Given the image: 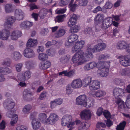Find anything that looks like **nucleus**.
<instances>
[{"mask_svg":"<svg viewBox=\"0 0 130 130\" xmlns=\"http://www.w3.org/2000/svg\"><path fill=\"white\" fill-rule=\"evenodd\" d=\"M104 110H103V109L101 107H100L97 109L96 112V114L98 116H100L103 113L104 114Z\"/></svg>","mask_w":130,"mask_h":130,"instance_id":"58","label":"nucleus"},{"mask_svg":"<svg viewBox=\"0 0 130 130\" xmlns=\"http://www.w3.org/2000/svg\"><path fill=\"white\" fill-rule=\"evenodd\" d=\"M33 25V23L26 21L22 22L20 24V26L21 28L23 29H29Z\"/></svg>","mask_w":130,"mask_h":130,"instance_id":"17","label":"nucleus"},{"mask_svg":"<svg viewBox=\"0 0 130 130\" xmlns=\"http://www.w3.org/2000/svg\"><path fill=\"white\" fill-rule=\"evenodd\" d=\"M58 120V116L54 113H51L49 116V124H54Z\"/></svg>","mask_w":130,"mask_h":130,"instance_id":"19","label":"nucleus"},{"mask_svg":"<svg viewBox=\"0 0 130 130\" xmlns=\"http://www.w3.org/2000/svg\"><path fill=\"white\" fill-rule=\"evenodd\" d=\"M91 113L90 110L86 109L82 111L80 113V116L82 119L88 120L90 118Z\"/></svg>","mask_w":130,"mask_h":130,"instance_id":"9","label":"nucleus"},{"mask_svg":"<svg viewBox=\"0 0 130 130\" xmlns=\"http://www.w3.org/2000/svg\"><path fill=\"white\" fill-rule=\"evenodd\" d=\"M127 43L125 41H122L118 42L117 44V47L120 49H123L125 48L126 47Z\"/></svg>","mask_w":130,"mask_h":130,"instance_id":"31","label":"nucleus"},{"mask_svg":"<svg viewBox=\"0 0 130 130\" xmlns=\"http://www.w3.org/2000/svg\"><path fill=\"white\" fill-rule=\"evenodd\" d=\"M37 114V112L34 111L31 113L29 116V119L30 120L32 121L34 119H37L35 118L36 115Z\"/></svg>","mask_w":130,"mask_h":130,"instance_id":"56","label":"nucleus"},{"mask_svg":"<svg viewBox=\"0 0 130 130\" xmlns=\"http://www.w3.org/2000/svg\"><path fill=\"white\" fill-rule=\"evenodd\" d=\"M31 56H35V53L30 48H26L24 50V56L26 57L27 56L26 54H29Z\"/></svg>","mask_w":130,"mask_h":130,"instance_id":"35","label":"nucleus"},{"mask_svg":"<svg viewBox=\"0 0 130 130\" xmlns=\"http://www.w3.org/2000/svg\"><path fill=\"white\" fill-rule=\"evenodd\" d=\"M120 58V62L122 66L127 67L130 65V57H119Z\"/></svg>","mask_w":130,"mask_h":130,"instance_id":"15","label":"nucleus"},{"mask_svg":"<svg viewBox=\"0 0 130 130\" xmlns=\"http://www.w3.org/2000/svg\"><path fill=\"white\" fill-rule=\"evenodd\" d=\"M112 6V4L109 1H108L103 6V7L106 9H110Z\"/></svg>","mask_w":130,"mask_h":130,"instance_id":"49","label":"nucleus"},{"mask_svg":"<svg viewBox=\"0 0 130 130\" xmlns=\"http://www.w3.org/2000/svg\"><path fill=\"white\" fill-rule=\"evenodd\" d=\"M97 64L95 62H92L87 63L84 66V69L85 71H88L96 67Z\"/></svg>","mask_w":130,"mask_h":130,"instance_id":"22","label":"nucleus"},{"mask_svg":"<svg viewBox=\"0 0 130 130\" xmlns=\"http://www.w3.org/2000/svg\"><path fill=\"white\" fill-rule=\"evenodd\" d=\"M5 11L7 13H9L12 11V6L11 4H7L5 7Z\"/></svg>","mask_w":130,"mask_h":130,"instance_id":"43","label":"nucleus"},{"mask_svg":"<svg viewBox=\"0 0 130 130\" xmlns=\"http://www.w3.org/2000/svg\"><path fill=\"white\" fill-rule=\"evenodd\" d=\"M66 33L65 29L61 28L58 30L55 33L54 36L55 38H58L63 36Z\"/></svg>","mask_w":130,"mask_h":130,"instance_id":"25","label":"nucleus"},{"mask_svg":"<svg viewBox=\"0 0 130 130\" xmlns=\"http://www.w3.org/2000/svg\"><path fill=\"white\" fill-rule=\"evenodd\" d=\"M100 74L102 77H106L108 74L109 69L107 68H103L100 70Z\"/></svg>","mask_w":130,"mask_h":130,"instance_id":"36","label":"nucleus"},{"mask_svg":"<svg viewBox=\"0 0 130 130\" xmlns=\"http://www.w3.org/2000/svg\"><path fill=\"white\" fill-rule=\"evenodd\" d=\"M124 93V90L121 88H115L113 91V94L115 96V99L119 96H121Z\"/></svg>","mask_w":130,"mask_h":130,"instance_id":"18","label":"nucleus"},{"mask_svg":"<svg viewBox=\"0 0 130 130\" xmlns=\"http://www.w3.org/2000/svg\"><path fill=\"white\" fill-rule=\"evenodd\" d=\"M115 102L118 106L119 109L125 110V106L124 102L120 98H118L115 100Z\"/></svg>","mask_w":130,"mask_h":130,"instance_id":"16","label":"nucleus"},{"mask_svg":"<svg viewBox=\"0 0 130 130\" xmlns=\"http://www.w3.org/2000/svg\"><path fill=\"white\" fill-rule=\"evenodd\" d=\"M39 119L43 123L47 124L49 120L46 115L45 113H40L39 115Z\"/></svg>","mask_w":130,"mask_h":130,"instance_id":"27","label":"nucleus"},{"mask_svg":"<svg viewBox=\"0 0 130 130\" xmlns=\"http://www.w3.org/2000/svg\"><path fill=\"white\" fill-rule=\"evenodd\" d=\"M8 110L9 111H8L7 113V116L10 118H12L13 117H13L14 116H13L16 114H13V111H12L11 109Z\"/></svg>","mask_w":130,"mask_h":130,"instance_id":"54","label":"nucleus"},{"mask_svg":"<svg viewBox=\"0 0 130 130\" xmlns=\"http://www.w3.org/2000/svg\"><path fill=\"white\" fill-rule=\"evenodd\" d=\"M109 26L105 21L103 22L101 25V28L103 30H105L108 28Z\"/></svg>","mask_w":130,"mask_h":130,"instance_id":"57","label":"nucleus"},{"mask_svg":"<svg viewBox=\"0 0 130 130\" xmlns=\"http://www.w3.org/2000/svg\"><path fill=\"white\" fill-rule=\"evenodd\" d=\"M17 130H27V128L25 126L22 125L17 126L16 128Z\"/></svg>","mask_w":130,"mask_h":130,"instance_id":"64","label":"nucleus"},{"mask_svg":"<svg viewBox=\"0 0 130 130\" xmlns=\"http://www.w3.org/2000/svg\"><path fill=\"white\" fill-rule=\"evenodd\" d=\"M92 78L91 77H89L85 78L83 80V84L84 87L87 86L88 85L89 86L90 84L92 82Z\"/></svg>","mask_w":130,"mask_h":130,"instance_id":"32","label":"nucleus"},{"mask_svg":"<svg viewBox=\"0 0 130 130\" xmlns=\"http://www.w3.org/2000/svg\"><path fill=\"white\" fill-rule=\"evenodd\" d=\"M106 23L109 27L113 23V19L111 18H108L106 19L105 21Z\"/></svg>","mask_w":130,"mask_h":130,"instance_id":"48","label":"nucleus"},{"mask_svg":"<svg viewBox=\"0 0 130 130\" xmlns=\"http://www.w3.org/2000/svg\"><path fill=\"white\" fill-rule=\"evenodd\" d=\"M78 61L77 63V66H79L83 64L88 62L89 60L88 57H79Z\"/></svg>","mask_w":130,"mask_h":130,"instance_id":"33","label":"nucleus"},{"mask_svg":"<svg viewBox=\"0 0 130 130\" xmlns=\"http://www.w3.org/2000/svg\"><path fill=\"white\" fill-rule=\"evenodd\" d=\"M83 82L80 79H75L73 80L71 86L74 88H79L82 86Z\"/></svg>","mask_w":130,"mask_h":130,"instance_id":"12","label":"nucleus"},{"mask_svg":"<svg viewBox=\"0 0 130 130\" xmlns=\"http://www.w3.org/2000/svg\"><path fill=\"white\" fill-rule=\"evenodd\" d=\"M105 94V92L102 90H99L97 91L95 93V95L97 97H100Z\"/></svg>","mask_w":130,"mask_h":130,"instance_id":"44","label":"nucleus"},{"mask_svg":"<svg viewBox=\"0 0 130 130\" xmlns=\"http://www.w3.org/2000/svg\"><path fill=\"white\" fill-rule=\"evenodd\" d=\"M104 16L102 14H97L94 20L95 24H99L102 22L104 19Z\"/></svg>","mask_w":130,"mask_h":130,"instance_id":"26","label":"nucleus"},{"mask_svg":"<svg viewBox=\"0 0 130 130\" xmlns=\"http://www.w3.org/2000/svg\"><path fill=\"white\" fill-rule=\"evenodd\" d=\"M85 42L84 41H81L76 42L75 45L72 48V52L75 53L78 50L82 49L84 46Z\"/></svg>","mask_w":130,"mask_h":130,"instance_id":"7","label":"nucleus"},{"mask_svg":"<svg viewBox=\"0 0 130 130\" xmlns=\"http://www.w3.org/2000/svg\"><path fill=\"white\" fill-rule=\"evenodd\" d=\"M104 115L106 118L110 119L111 118L110 114L109 111L107 110H104Z\"/></svg>","mask_w":130,"mask_h":130,"instance_id":"53","label":"nucleus"},{"mask_svg":"<svg viewBox=\"0 0 130 130\" xmlns=\"http://www.w3.org/2000/svg\"><path fill=\"white\" fill-rule=\"evenodd\" d=\"M125 121L121 123L119 125H118L116 128L117 130H124L126 124Z\"/></svg>","mask_w":130,"mask_h":130,"instance_id":"41","label":"nucleus"},{"mask_svg":"<svg viewBox=\"0 0 130 130\" xmlns=\"http://www.w3.org/2000/svg\"><path fill=\"white\" fill-rule=\"evenodd\" d=\"M28 95H30L32 96L33 94L32 92L30 91L29 90L25 89L23 92V96L24 97H26Z\"/></svg>","mask_w":130,"mask_h":130,"instance_id":"46","label":"nucleus"},{"mask_svg":"<svg viewBox=\"0 0 130 130\" xmlns=\"http://www.w3.org/2000/svg\"><path fill=\"white\" fill-rule=\"evenodd\" d=\"M48 57H39L40 60L41 61L39 64V68L41 69H46L49 67V62L46 61Z\"/></svg>","mask_w":130,"mask_h":130,"instance_id":"3","label":"nucleus"},{"mask_svg":"<svg viewBox=\"0 0 130 130\" xmlns=\"http://www.w3.org/2000/svg\"><path fill=\"white\" fill-rule=\"evenodd\" d=\"M125 104L128 108H130V94H128L127 97Z\"/></svg>","mask_w":130,"mask_h":130,"instance_id":"52","label":"nucleus"},{"mask_svg":"<svg viewBox=\"0 0 130 130\" xmlns=\"http://www.w3.org/2000/svg\"><path fill=\"white\" fill-rule=\"evenodd\" d=\"M76 21L70 19L68 22V26L69 27H71L76 24Z\"/></svg>","mask_w":130,"mask_h":130,"instance_id":"47","label":"nucleus"},{"mask_svg":"<svg viewBox=\"0 0 130 130\" xmlns=\"http://www.w3.org/2000/svg\"><path fill=\"white\" fill-rule=\"evenodd\" d=\"M78 38V36L76 34L71 35L68 37V41L66 43V46H71V43L76 41Z\"/></svg>","mask_w":130,"mask_h":130,"instance_id":"8","label":"nucleus"},{"mask_svg":"<svg viewBox=\"0 0 130 130\" xmlns=\"http://www.w3.org/2000/svg\"><path fill=\"white\" fill-rule=\"evenodd\" d=\"M106 45L103 43H99L95 45L93 48L88 47L87 50V53L85 55V56L91 57L93 56L92 52H97L104 50L106 47Z\"/></svg>","mask_w":130,"mask_h":130,"instance_id":"1","label":"nucleus"},{"mask_svg":"<svg viewBox=\"0 0 130 130\" xmlns=\"http://www.w3.org/2000/svg\"><path fill=\"white\" fill-rule=\"evenodd\" d=\"M31 74L30 71H27L22 74L21 77L19 78L22 81L27 80L30 78Z\"/></svg>","mask_w":130,"mask_h":130,"instance_id":"20","label":"nucleus"},{"mask_svg":"<svg viewBox=\"0 0 130 130\" xmlns=\"http://www.w3.org/2000/svg\"><path fill=\"white\" fill-rule=\"evenodd\" d=\"M89 87L92 91L96 90L100 88V83L97 80L93 81L90 84Z\"/></svg>","mask_w":130,"mask_h":130,"instance_id":"14","label":"nucleus"},{"mask_svg":"<svg viewBox=\"0 0 130 130\" xmlns=\"http://www.w3.org/2000/svg\"><path fill=\"white\" fill-rule=\"evenodd\" d=\"M65 15L64 14L61 15L57 16L55 19L56 22H60L64 21V19L65 18Z\"/></svg>","mask_w":130,"mask_h":130,"instance_id":"42","label":"nucleus"},{"mask_svg":"<svg viewBox=\"0 0 130 130\" xmlns=\"http://www.w3.org/2000/svg\"><path fill=\"white\" fill-rule=\"evenodd\" d=\"M16 20L15 18L12 16H8L4 24V27L6 28H9L14 23Z\"/></svg>","mask_w":130,"mask_h":130,"instance_id":"4","label":"nucleus"},{"mask_svg":"<svg viewBox=\"0 0 130 130\" xmlns=\"http://www.w3.org/2000/svg\"><path fill=\"white\" fill-rule=\"evenodd\" d=\"M130 72V69H122L120 71V73L122 75L128 76Z\"/></svg>","mask_w":130,"mask_h":130,"instance_id":"40","label":"nucleus"},{"mask_svg":"<svg viewBox=\"0 0 130 130\" xmlns=\"http://www.w3.org/2000/svg\"><path fill=\"white\" fill-rule=\"evenodd\" d=\"M87 101V97L85 95H81L76 99V103L78 105H86Z\"/></svg>","mask_w":130,"mask_h":130,"instance_id":"6","label":"nucleus"},{"mask_svg":"<svg viewBox=\"0 0 130 130\" xmlns=\"http://www.w3.org/2000/svg\"><path fill=\"white\" fill-rule=\"evenodd\" d=\"M75 73V71L74 70H72L69 72L66 70L60 72L59 75H61L63 74L64 76H67L69 77H71L73 76Z\"/></svg>","mask_w":130,"mask_h":130,"instance_id":"21","label":"nucleus"},{"mask_svg":"<svg viewBox=\"0 0 130 130\" xmlns=\"http://www.w3.org/2000/svg\"><path fill=\"white\" fill-rule=\"evenodd\" d=\"M72 119L71 116L68 115H64L62 119L61 124L62 126L66 125L69 123Z\"/></svg>","mask_w":130,"mask_h":130,"instance_id":"10","label":"nucleus"},{"mask_svg":"<svg viewBox=\"0 0 130 130\" xmlns=\"http://www.w3.org/2000/svg\"><path fill=\"white\" fill-rule=\"evenodd\" d=\"M106 127V125L104 123L99 122L96 125V127L100 128V127L105 128Z\"/></svg>","mask_w":130,"mask_h":130,"instance_id":"62","label":"nucleus"},{"mask_svg":"<svg viewBox=\"0 0 130 130\" xmlns=\"http://www.w3.org/2000/svg\"><path fill=\"white\" fill-rule=\"evenodd\" d=\"M84 52L82 51H80L76 53L73 57H84Z\"/></svg>","mask_w":130,"mask_h":130,"instance_id":"55","label":"nucleus"},{"mask_svg":"<svg viewBox=\"0 0 130 130\" xmlns=\"http://www.w3.org/2000/svg\"><path fill=\"white\" fill-rule=\"evenodd\" d=\"M10 35L9 31L7 29L3 30L1 32V38L3 40H6L8 39Z\"/></svg>","mask_w":130,"mask_h":130,"instance_id":"23","label":"nucleus"},{"mask_svg":"<svg viewBox=\"0 0 130 130\" xmlns=\"http://www.w3.org/2000/svg\"><path fill=\"white\" fill-rule=\"evenodd\" d=\"M78 5V4L76 3L75 2L73 4H71V5H69L71 10L73 12H74L76 9V7H77Z\"/></svg>","mask_w":130,"mask_h":130,"instance_id":"50","label":"nucleus"},{"mask_svg":"<svg viewBox=\"0 0 130 130\" xmlns=\"http://www.w3.org/2000/svg\"><path fill=\"white\" fill-rule=\"evenodd\" d=\"M25 64L28 69H30L35 67L36 65L35 63L32 61H29L26 62Z\"/></svg>","mask_w":130,"mask_h":130,"instance_id":"37","label":"nucleus"},{"mask_svg":"<svg viewBox=\"0 0 130 130\" xmlns=\"http://www.w3.org/2000/svg\"><path fill=\"white\" fill-rule=\"evenodd\" d=\"M104 57H99V61L98 63H96L97 66L96 67L98 68L101 69L104 68Z\"/></svg>","mask_w":130,"mask_h":130,"instance_id":"29","label":"nucleus"},{"mask_svg":"<svg viewBox=\"0 0 130 130\" xmlns=\"http://www.w3.org/2000/svg\"><path fill=\"white\" fill-rule=\"evenodd\" d=\"M15 104V103L11 99H8L5 100L3 103L4 107L6 109L11 110L14 107Z\"/></svg>","mask_w":130,"mask_h":130,"instance_id":"2","label":"nucleus"},{"mask_svg":"<svg viewBox=\"0 0 130 130\" xmlns=\"http://www.w3.org/2000/svg\"><path fill=\"white\" fill-rule=\"evenodd\" d=\"M76 124L79 125L78 130H87L89 127L87 122H82L79 120H76Z\"/></svg>","mask_w":130,"mask_h":130,"instance_id":"5","label":"nucleus"},{"mask_svg":"<svg viewBox=\"0 0 130 130\" xmlns=\"http://www.w3.org/2000/svg\"><path fill=\"white\" fill-rule=\"evenodd\" d=\"M80 26L79 25H75L72 27L70 28V31L71 33H75L79 31L80 29Z\"/></svg>","mask_w":130,"mask_h":130,"instance_id":"38","label":"nucleus"},{"mask_svg":"<svg viewBox=\"0 0 130 130\" xmlns=\"http://www.w3.org/2000/svg\"><path fill=\"white\" fill-rule=\"evenodd\" d=\"M47 93L45 91H44L42 92L40 95L39 98L41 100H43L45 99Z\"/></svg>","mask_w":130,"mask_h":130,"instance_id":"63","label":"nucleus"},{"mask_svg":"<svg viewBox=\"0 0 130 130\" xmlns=\"http://www.w3.org/2000/svg\"><path fill=\"white\" fill-rule=\"evenodd\" d=\"M14 16L16 19L20 21L23 19L24 13L21 9H17L15 11Z\"/></svg>","mask_w":130,"mask_h":130,"instance_id":"11","label":"nucleus"},{"mask_svg":"<svg viewBox=\"0 0 130 130\" xmlns=\"http://www.w3.org/2000/svg\"><path fill=\"white\" fill-rule=\"evenodd\" d=\"M32 108V106L30 105H27L24 106L23 109V112L25 114H28L30 112Z\"/></svg>","mask_w":130,"mask_h":130,"instance_id":"34","label":"nucleus"},{"mask_svg":"<svg viewBox=\"0 0 130 130\" xmlns=\"http://www.w3.org/2000/svg\"><path fill=\"white\" fill-rule=\"evenodd\" d=\"M12 72V70L7 67H0V73L4 75H7L11 73Z\"/></svg>","mask_w":130,"mask_h":130,"instance_id":"28","label":"nucleus"},{"mask_svg":"<svg viewBox=\"0 0 130 130\" xmlns=\"http://www.w3.org/2000/svg\"><path fill=\"white\" fill-rule=\"evenodd\" d=\"M37 43V40L30 39L28 41L27 43V46L28 47H33L36 45Z\"/></svg>","mask_w":130,"mask_h":130,"instance_id":"30","label":"nucleus"},{"mask_svg":"<svg viewBox=\"0 0 130 130\" xmlns=\"http://www.w3.org/2000/svg\"><path fill=\"white\" fill-rule=\"evenodd\" d=\"M13 116L15 117H13L11 119L10 122V124L12 126L13 125L16 123L18 119V116L17 114H15Z\"/></svg>","mask_w":130,"mask_h":130,"instance_id":"45","label":"nucleus"},{"mask_svg":"<svg viewBox=\"0 0 130 130\" xmlns=\"http://www.w3.org/2000/svg\"><path fill=\"white\" fill-rule=\"evenodd\" d=\"M88 2V0H77L75 1V3L78 4V5L83 6H86Z\"/></svg>","mask_w":130,"mask_h":130,"instance_id":"39","label":"nucleus"},{"mask_svg":"<svg viewBox=\"0 0 130 130\" xmlns=\"http://www.w3.org/2000/svg\"><path fill=\"white\" fill-rule=\"evenodd\" d=\"M22 34L21 32L19 30H13L11 33L10 35L11 39L12 40H16L22 36Z\"/></svg>","mask_w":130,"mask_h":130,"instance_id":"13","label":"nucleus"},{"mask_svg":"<svg viewBox=\"0 0 130 130\" xmlns=\"http://www.w3.org/2000/svg\"><path fill=\"white\" fill-rule=\"evenodd\" d=\"M23 64L22 63H18L15 66V68L16 71L18 72H20L21 70L23 67Z\"/></svg>","mask_w":130,"mask_h":130,"instance_id":"51","label":"nucleus"},{"mask_svg":"<svg viewBox=\"0 0 130 130\" xmlns=\"http://www.w3.org/2000/svg\"><path fill=\"white\" fill-rule=\"evenodd\" d=\"M115 83L117 85H119L122 84L123 83V80L121 79L116 78L115 80Z\"/></svg>","mask_w":130,"mask_h":130,"instance_id":"61","label":"nucleus"},{"mask_svg":"<svg viewBox=\"0 0 130 130\" xmlns=\"http://www.w3.org/2000/svg\"><path fill=\"white\" fill-rule=\"evenodd\" d=\"M68 60V57H61L60 59V62L64 64L67 63Z\"/></svg>","mask_w":130,"mask_h":130,"instance_id":"60","label":"nucleus"},{"mask_svg":"<svg viewBox=\"0 0 130 130\" xmlns=\"http://www.w3.org/2000/svg\"><path fill=\"white\" fill-rule=\"evenodd\" d=\"M32 127L35 130H37L39 129L41 126L40 121L38 119H34L31 122Z\"/></svg>","mask_w":130,"mask_h":130,"instance_id":"24","label":"nucleus"},{"mask_svg":"<svg viewBox=\"0 0 130 130\" xmlns=\"http://www.w3.org/2000/svg\"><path fill=\"white\" fill-rule=\"evenodd\" d=\"M105 121L107 126L108 127H110L113 125V122L112 121L109 119H108L107 120H105Z\"/></svg>","mask_w":130,"mask_h":130,"instance_id":"59","label":"nucleus"}]
</instances>
